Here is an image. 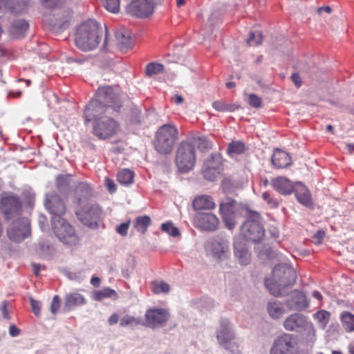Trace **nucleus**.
<instances>
[{
	"instance_id": "nucleus-1",
	"label": "nucleus",
	"mask_w": 354,
	"mask_h": 354,
	"mask_svg": "<svg viewBox=\"0 0 354 354\" xmlns=\"http://www.w3.org/2000/svg\"><path fill=\"white\" fill-rule=\"evenodd\" d=\"M95 97L85 107L86 123L91 121L95 116L118 112L122 105L120 96L113 91V88L111 86L99 87Z\"/></svg>"
},
{
	"instance_id": "nucleus-2",
	"label": "nucleus",
	"mask_w": 354,
	"mask_h": 354,
	"mask_svg": "<svg viewBox=\"0 0 354 354\" xmlns=\"http://www.w3.org/2000/svg\"><path fill=\"white\" fill-rule=\"evenodd\" d=\"M102 35L103 29L96 21L87 20L77 30L76 46L83 51L92 50L99 45Z\"/></svg>"
},
{
	"instance_id": "nucleus-3",
	"label": "nucleus",
	"mask_w": 354,
	"mask_h": 354,
	"mask_svg": "<svg viewBox=\"0 0 354 354\" xmlns=\"http://www.w3.org/2000/svg\"><path fill=\"white\" fill-rule=\"evenodd\" d=\"M178 140V130L173 124H165L156 132L153 146L160 154H169Z\"/></svg>"
},
{
	"instance_id": "nucleus-4",
	"label": "nucleus",
	"mask_w": 354,
	"mask_h": 354,
	"mask_svg": "<svg viewBox=\"0 0 354 354\" xmlns=\"http://www.w3.org/2000/svg\"><path fill=\"white\" fill-rule=\"evenodd\" d=\"M104 113L93 117V133L100 139H109L115 135L119 129L118 123Z\"/></svg>"
},
{
	"instance_id": "nucleus-5",
	"label": "nucleus",
	"mask_w": 354,
	"mask_h": 354,
	"mask_svg": "<svg viewBox=\"0 0 354 354\" xmlns=\"http://www.w3.org/2000/svg\"><path fill=\"white\" fill-rule=\"evenodd\" d=\"M196 162L194 147L189 142L183 141L176 153V164L178 170L185 173L191 170Z\"/></svg>"
},
{
	"instance_id": "nucleus-6",
	"label": "nucleus",
	"mask_w": 354,
	"mask_h": 354,
	"mask_svg": "<svg viewBox=\"0 0 354 354\" xmlns=\"http://www.w3.org/2000/svg\"><path fill=\"white\" fill-rule=\"evenodd\" d=\"M216 338L218 344L225 350L235 352L238 350V345L234 340L236 335L233 325L227 319H221L216 330Z\"/></svg>"
},
{
	"instance_id": "nucleus-7",
	"label": "nucleus",
	"mask_w": 354,
	"mask_h": 354,
	"mask_svg": "<svg viewBox=\"0 0 354 354\" xmlns=\"http://www.w3.org/2000/svg\"><path fill=\"white\" fill-rule=\"evenodd\" d=\"M51 223L55 234L63 244L75 246L79 243L74 229L64 219L52 220Z\"/></svg>"
},
{
	"instance_id": "nucleus-8",
	"label": "nucleus",
	"mask_w": 354,
	"mask_h": 354,
	"mask_svg": "<svg viewBox=\"0 0 354 354\" xmlns=\"http://www.w3.org/2000/svg\"><path fill=\"white\" fill-rule=\"evenodd\" d=\"M237 203L231 198L223 199L219 205V212L225 226L229 230H233L236 226Z\"/></svg>"
},
{
	"instance_id": "nucleus-9",
	"label": "nucleus",
	"mask_w": 354,
	"mask_h": 354,
	"mask_svg": "<svg viewBox=\"0 0 354 354\" xmlns=\"http://www.w3.org/2000/svg\"><path fill=\"white\" fill-rule=\"evenodd\" d=\"M295 342L293 335L283 333L273 342L270 354H296Z\"/></svg>"
},
{
	"instance_id": "nucleus-10",
	"label": "nucleus",
	"mask_w": 354,
	"mask_h": 354,
	"mask_svg": "<svg viewBox=\"0 0 354 354\" xmlns=\"http://www.w3.org/2000/svg\"><path fill=\"white\" fill-rule=\"evenodd\" d=\"M102 214L97 204L88 203L76 212L78 219L85 225L95 227Z\"/></svg>"
},
{
	"instance_id": "nucleus-11",
	"label": "nucleus",
	"mask_w": 354,
	"mask_h": 354,
	"mask_svg": "<svg viewBox=\"0 0 354 354\" xmlns=\"http://www.w3.org/2000/svg\"><path fill=\"white\" fill-rule=\"evenodd\" d=\"M223 171L222 157L219 153H212L205 160L202 167L203 177L209 180H214Z\"/></svg>"
},
{
	"instance_id": "nucleus-12",
	"label": "nucleus",
	"mask_w": 354,
	"mask_h": 354,
	"mask_svg": "<svg viewBox=\"0 0 354 354\" xmlns=\"http://www.w3.org/2000/svg\"><path fill=\"white\" fill-rule=\"evenodd\" d=\"M283 326L287 331L301 333L308 330L313 325L306 315L294 313L284 319Z\"/></svg>"
},
{
	"instance_id": "nucleus-13",
	"label": "nucleus",
	"mask_w": 354,
	"mask_h": 354,
	"mask_svg": "<svg viewBox=\"0 0 354 354\" xmlns=\"http://www.w3.org/2000/svg\"><path fill=\"white\" fill-rule=\"evenodd\" d=\"M205 249L213 258L223 260L229 252V243L225 239L215 237L206 243Z\"/></svg>"
},
{
	"instance_id": "nucleus-14",
	"label": "nucleus",
	"mask_w": 354,
	"mask_h": 354,
	"mask_svg": "<svg viewBox=\"0 0 354 354\" xmlns=\"http://www.w3.org/2000/svg\"><path fill=\"white\" fill-rule=\"evenodd\" d=\"M273 277L279 281L281 288H286L292 286L297 279L295 270L286 265H277L272 271Z\"/></svg>"
},
{
	"instance_id": "nucleus-15",
	"label": "nucleus",
	"mask_w": 354,
	"mask_h": 354,
	"mask_svg": "<svg viewBox=\"0 0 354 354\" xmlns=\"http://www.w3.org/2000/svg\"><path fill=\"white\" fill-rule=\"evenodd\" d=\"M45 205L48 211L53 215L52 220L62 219L66 211L64 201L55 192L46 194Z\"/></svg>"
},
{
	"instance_id": "nucleus-16",
	"label": "nucleus",
	"mask_w": 354,
	"mask_h": 354,
	"mask_svg": "<svg viewBox=\"0 0 354 354\" xmlns=\"http://www.w3.org/2000/svg\"><path fill=\"white\" fill-rule=\"evenodd\" d=\"M7 233L9 239L12 241L21 242L30 234L28 220L24 218L15 221L13 226L8 230Z\"/></svg>"
},
{
	"instance_id": "nucleus-17",
	"label": "nucleus",
	"mask_w": 354,
	"mask_h": 354,
	"mask_svg": "<svg viewBox=\"0 0 354 354\" xmlns=\"http://www.w3.org/2000/svg\"><path fill=\"white\" fill-rule=\"evenodd\" d=\"M195 226L205 231H216L219 226L218 217L212 213H198L194 218Z\"/></svg>"
},
{
	"instance_id": "nucleus-18",
	"label": "nucleus",
	"mask_w": 354,
	"mask_h": 354,
	"mask_svg": "<svg viewBox=\"0 0 354 354\" xmlns=\"http://www.w3.org/2000/svg\"><path fill=\"white\" fill-rule=\"evenodd\" d=\"M158 2L159 0H135L130 4L129 10L138 17H147L153 13L154 6Z\"/></svg>"
},
{
	"instance_id": "nucleus-19",
	"label": "nucleus",
	"mask_w": 354,
	"mask_h": 354,
	"mask_svg": "<svg viewBox=\"0 0 354 354\" xmlns=\"http://www.w3.org/2000/svg\"><path fill=\"white\" fill-rule=\"evenodd\" d=\"M1 208L6 218H10L12 214H17L21 209V203L18 196L7 194L1 198Z\"/></svg>"
},
{
	"instance_id": "nucleus-20",
	"label": "nucleus",
	"mask_w": 354,
	"mask_h": 354,
	"mask_svg": "<svg viewBox=\"0 0 354 354\" xmlns=\"http://www.w3.org/2000/svg\"><path fill=\"white\" fill-rule=\"evenodd\" d=\"M241 232L243 237L253 243L261 242L265 236V230L262 225L243 223Z\"/></svg>"
},
{
	"instance_id": "nucleus-21",
	"label": "nucleus",
	"mask_w": 354,
	"mask_h": 354,
	"mask_svg": "<svg viewBox=\"0 0 354 354\" xmlns=\"http://www.w3.org/2000/svg\"><path fill=\"white\" fill-rule=\"evenodd\" d=\"M168 318V312L162 308L150 309L145 313L146 325L151 328H156L165 324Z\"/></svg>"
},
{
	"instance_id": "nucleus-22",
	"label": "nucleus",
	"mask_w": 354,
	"mask_h": 354,
	"mask_svg": "<svg viewBox=\"0 0 354 354\" xmlns=\"http://www.w3.org/2000/svg\"><path fill=\"white\" fill-rule=\"evenodd\" d=\"M286 304L290 310L302 311L309 307V301L302 292L294 290L286 300Z\"/></svg>"
},
{
	"instance_id": "nucleus-23",
	"label": "nucleus",
	"mask_w": 354,
	"mask_h": 354,
	"mask_svg": "<svg viewBox=\"0 0 354 354\" xmlns=\"http://www.w3.org/2000/svg\"><path fill=\"white\" fill-rule=\"evenodd\" d=\"M234 253L239 263L242 266H246L250 263L251 254L248 251L245 241L240 238L235 239L234 241Z\"/></svg>"
},
{
	"instance_id": "nucleus-24",
	"label": "nucleus",
	"mask_w": 354,
	"mask_h": 354,
	"mask_svg": "<svg viewBox=\"0 0 354 354\" xmlns=\"http://www.w3.org/2000/svg\"><path fill=\"white\" fill-rule=\"evenodd\" d=\"M115 42L118 48L126 52L131 48L133 44V39L131 32L124 27L118 29L115 33Z\"/></svg>"
},
{
	"instance_id": "nucleus-25",
	"label": "nucleus",
	"mask_w": 354,
	"mask_h": 354,
	"mask_svg": "<svg viewBox=\"0 0 354 354\" xmlns=\"http://www.w3.org/2000/svg\"><path fill=\"white\" fill-rule=\"evenodd\" d=\"M272 187L279 194L283 195L290 194L293 192L295 185L286 178L279 176L272 179Z\"/></svg>"
},
{
	"instance_id": "nucleus-26",
	"label": "nucleus",
	"mask_w": 354,
	"mask_h": 354,
	"mask_svg": "<svg viewBox=\"0 0 354 354\" xmlns=\"http://www.w3.org/2000/svg\"><path fill=\"white\" fill-rule=\"evenodd\" d=\"M293 192H295V196L301 204L308 207L313 206L310 194L304 185L301 183H297L295 185Z\"/></svg>"
},
{
	"instance_id": "nucleus-27",
	"label": "nucleus",
	"mask_w": 354,
	"mask_h": 354,
	"mask_svg": "<svg viewBox=\"0 0 354 354\" xmlns=\"http://www.w3.org/2000/svg\"><path fill=\"white\" fill-rule=\"evenodd\" d=\"M28 3V0H8L6 3L0 0V10L4 7L13 14H21L26 10Z\"/></svg>"
},
{
	"instance_id": "nucleus-28",
	"label": "nucleus",
	"mask_w": 354,
	"mask_h": 354,
	"mask_svg": "<svg viewBox=\"0 0 354 354\" xmlns=\"http://www.w3.org/2000/svg\"><path fill=\"white\" fill-rule=\"evenodd\" d=\"M271 162L275 168H286L292 163L290 156L286 152L276 149L271 158Z\"/></svg>"
},
{
	"instance_id": "nucleus-29",
	"label": "nucleus",
	"mask_w": 354,
	"mask_h": 354,
	"mask_svg": "<svg viewBox=\"0 0 354 354\" xmlns=\"http://www.w3.org/2000/svg\"><path fill=\"white\" fill-rule=\"evenodd\" d=\"M267 310L270 317L273 319H279L286 313L283 304L277 299H271L267 304Z\"/></svg>"
},
{
	"instance_id": "nucleus-30",
	"label": "nucleus",
	"mask_w": 354,
	"mask_h": 354,
	"mask_svg": "<svg viewBox=\"0 0 354 354\" xmlns=\"http://www.w3.org/2000/svg\"><path fill=\"white\" fill-rule=\"evenodd\" d=\"M75 198L80 205L91 196V189L86 183H79L75 189Z\"/></svg>"
},
{
	"instance_id": "nucleus-31",
	"label": "nucleus",
	"mask_w": 354,
	"mask_h": 354,
	"mask_svg": "<svg viewBox=\"0 0 354 354\" xmlns=\"http://www.w3.org/2000/svg\"><path fill=\"white\" fill-rule=\"evenodd\" d=\"M193 207L196 210L213 209L216 207L212 198L208 195L196 197L193 201Z\"/></svg>"
},
{
	"instance_id": "nucleus-32",
	"label": "nucleus",
	"mask_w": 354,
	"mask_h": 354,
	"mask_svg": "<svg viewBox=\"0 0 354 354\" xmlns=\"http://www.w3.org/2000/svg\"><path fill=\"white\" fill-rule=\"evenodd\" d=\"M28 24L24 19L15 20L10 28V34L15 37H24L28 30Z\"/></svg>"
},
{
	"instance_id": "nucleus-33",
	"label": "nucleus",
	"mask_w": 354,
	"mask_h": 354,
	"mask_svg": "<svg viewBox=\"0 0 354 354\" xmlns=\"http://www.w3.org/2000/svg\"><path fill=\"white\" fill-rule=\"evenodd\" d=\"M241 213L243 214L246 218V221L243 223H248L252 225H261V215L260 214L254 210H252L248 206L241 207Z\"/></svg>"
},
{
	"instance_id": "nucleus-34",
	"label": "nucleus",
	"mask_w": 354,
	"mask_h": 354,
	"mask_svg": "<svg viewBox=\"0 0 354 354\" xmlns=\"http://www.w3.org/2000/svg\"><path fill=\"white\" fill-rule=\"evenodd\" d=\"M192 146L196 147L201 151H207L212 147V143L205 136L193 137L189 142Z\"/></svg>"
},
{
	"instance_id": "nucleus-35",
	"label": "nucleus",
	"mask_w": 354,
	"mask_h": 354,
	"mask_svg": "<svg viewBox=\"0 0 354 354\" xmlns=\"http://www.w3.org/2000/svg\"><path fill=\"white\" fill-rule=\"evenodd\" d=\"M84 303L85 299L82 295L73 293L66 297L64 308L69 310L73 307L84 304Z\"/></svg>"
},
{
	"instance_id": "nucleus-36",
	"label": "nucleus",
	"mask_w": 354,
	"mask_h": 354,
	"mask_svg": "<svg viewBox=\"0 0 354 354\" xmlns=\"http://www.w3.org/2000/svg\"><path fill=\"white\" fill-rule=\"evenodd\" d=\"M340 318L342 326L346 332L354 331V315L348 311H344L342 313Z\"/></svg>"
},
{
	"instance_id": "nucleus-37",
	"label": "nucleus",
	"mask_w": 354,
	"mask_h": 354,
	"mask_svg": "<svg viewBox=\"0 0 354 354\" xmlns=\"http://www.w3.org/2000/svg\"><path fill=\"white\" fill-rule=\"evenodd\" d=\"M150 287L151 291L156 294L158 295L160 293L167 294L170 290V286L161 280H154L150 283Z\"/></svg>"
},
{
	"instance_id": "nucleus-38",
	"label": "nucleus",
	"mask_w": 354,
	"mask_h": 354,
	"mask_svg": "<svg viewBox=\"0 0 354 354\" xmlns=\"http://www.w3.org/2000/svg\"><path fill=\"white\" fill-rule=\"evenodd\" d=\"M214 109L221 112H233L241 108L237 104H227L223 100H217L213 102Z\"/></svg>"
},
{
	"instance_id": "nucleus-39",
	"label": "nucleus",
	"mask_w": 354,
	"mask_h": 354,
	"mask_svg": "<svg viewBox=\"0 0 354 354\" xmlns=\"http://www.w3.org/2000/svg\"><path fill=\"white\" fill-rule=\"evenodd\" d=\"M313 318L317 321L319 326L325 329L329 322L330 313L325 310H320L313 314Z\"/></svg>"
},
{
	"instance_id": "nucleus-40",
	"label": "nucleus",
	"mask_w": 354,
	"mask_h": 354,
	"mask_svg": "<svg viewBox=\"0 0 354 354\" xmlns=\"http://www.w3.org/2000/svg\"><path fill=\"white\" fill-rule=\"evenodd\" d=\"M265 286L271 295L277 297L281 295V290L284 288L279 286V281L276 280L274 277L273 279H266L265 280Z\"/></svg>"
},
{
	"instance_id": "nucleus-41",
	"label": "nucleus",
	"mask_w": 354,
	"mask_h": 354,
	"mask_svg": "<svg viewBox=\"0 0 354 354\" xmlns=\"http://www.w3.org/2000/svg\"><path fill=\"white\" fill-rule=\"evenodd\" d=\"M134 174L129 169H124L119 171L117 175V180L119 183L128 185L133 183Z\"/></svg>"
},
{
	"instance_id": "nucleus-42",
	"label": "nucleus",
	"mask_w": 354,
	"mask_h": 354,
	"mask_svg": "<svg viewBox=\"0 0 354 354\" xmlns=\"http://www.w3.org/2000/svg\"><path fill=\"white\" fill-rule=\"evenodd\" d=\"M151 223V218L148 216H138L136 218L134 227L135 229L144 234L147 230L148 226Z\"/></svg>"
},
{
	"instance_id": "nucleus-43",
	"label": "nucleus",
	"mask_w": 354,
	"mask_h": 354,
	"mask_svg": "<svg viewBox=\"0 0 354 354\" xmlns=\"http://www.w3.org/2000/svg\"><path fill=\"white\" fill-rule=\"evenodd\" d=\"M71 183V176L60 175L57 177L56 186L57 189L62 193L67 192Z\"/></svg>"
},
{
	"instance_id": "nucleus-44",
	"label": "nucleus",
	"mask_w": 354,
	"mask_h": 354,
	"mask_svg": "<svg viewBox=\"0 0 354 354\" xmlns=\"http://www.w3.org/2000/svg\"><path fill=\"white\" fill-rule=\"evenodd\" d=\"M245 150V145L241 141H233L228 145L227 152L229 154H241Z\"/></svg>"
},
{
	"instance_id": "nucleus-45",
	"label": "nucleus",
	"mask_w": 354,
	"mask_h": 354,
	"mask_svg": "<svg viewBox=\"0 0 354 354\" xmlns=\"http://www.w3.org/2000/svg\"><path fill=\"white\" fill-rule=\"evenodd\" d=\"M117 293L114 290L109 288H104L101 290L96 292L94 295V299L97 301H101L107 297H116Z\"/></svg>"
},
{
	"instance_id": "nucleus-46",
	"label": "nucleus",
	"mask_w": 354,
	"mask_h": 354,
	"mask_svg": "<svg viewBox=\"0 0 354 354\" xmlns=\"http://www.w3.org/2000/svg\"><path fill=\"white\" fill-rule=\"evenodd\" d=\"M164 66L161 64L151 62L146 66V75L147 76H152L153 75L160 74L163 72Z\"/></svg>"
},
{
	"instance_id": "nucleus-47",
	"label": "nucleus",
	"mask_w": 354,
	"mask_h": 354,
	"mask_svg": "<svg viewBox=\"0 0 354 354\" xmlns=\"http://www.w3.org/2000/svg\"><path fill=\"white\" fill-rule=\"evenodd\" d=\"M262 34L259 31H251L247 39L249 46H257L261 44Z\"/></svg>"
},
{
	"instance_id": "nucleus-48",
	"label": "nucleus",
	"mask_w": 354,
	"mask_h": 354,
	"mask_svg": "<svg viewBox=\"0 0 354 354\" xmlns=\"http://www.w3.org/2000/svg\"><path fill=\"white\" fill-rule=\"evenodd\" d=\"M104 7L109 12L117 13L120 10V0H102Z\"/></svg>"
},
{
	"instance_id": "nucleus-49",
	"label": "nucleus",
	"mask_w": 354,
	"mask_h": 354,
	"mask_svg": "<svg viewBox=\"0 0 354 354\" xmlns=\"http://www.w3.org/2000/svg\"><path fill=\"white\" fill-rule=\"evenodd\" d=\"M161 230L173 237L180 235L178 229L171 222H167L161 225Z\"/></svg>"
},
{
	"instance_id": "nucleus-50",
	"label": "nucleus",
	"mask_w": 354,
	"mask_h": 354,
	"mask_svg": "<svg viewBox=\"0 0 354 354\" xmlns=\"http://www.w3.org/2000/svg\"><path fill=\"white\" fill-rule=\"evenodd\" d=\"M139 324L140 322L138 319L129 315L123 316L120 322V325L122 327L132 325H138Z\"/></svg>"
},
{
	"instance_id": "nucleus-51",
	"label": "nucleus",
	"mask_w": 354,
	"mask_h": 354,
	"mask_svg": "<svg viewBox=\"0 0 354 354\" xmlns=\"http://www.w3.org/2000/svg\"><path fill=\"white\" fill-rule=\"evenodd\" d=\"M248 103L250 106L255 109H259L262 106L261 98L254 93L248 95Z\"/></svg>"
},
{
	"instance_id": "nucleus-52",
	"label": "nucleus",
	"mask_w": 354,
	"mask_h": 354,
	"mask_svg": "<svg viewBox=\"0 0 354 354\" xmlns=\"http://www.w3.org/2000/svg\"><path fill=\"white\" fill-rule=\"evenodd\" d=\"M263 199L267 203L268 205L271 208H276L279 205V201L273 198L270 192H265L262 194Z\"/></svg>"
},
{
	"instance_id": "nucleus-53",
	"label": "nucleus",
	"mask_w": 354,
	"mask_h": 354,
	"mask_svg": "<svg viewBox=\"0 0 354 354\" xmlns=\"http://www.w3.org/2000/svg\"><path fill=\"white\" fill-rule=\"evenodd\" d=\"M30 306H31L32 312L37 317H39L41 314L40 313L41 308V302L39 301L35 300L32 298H30Z\"/></svg>"
},
{
	"instance_id": "nucleus-54",
	"label": "nucleus",
	"mask_w": 354,
	"mask_h": 354,
	"mask_svg": "<svg viewBox=\"0 0 354 354\" xmlns=\"http://www.w3.org/2000/svg\"><path fill=\"white\" fill-rule=\"evenodd\" d=\"M130 221H127L125 223H122L120 225H119L118 227H116L115 230L116 232L121 236H125L127 234L128 230L129 227Z\"/></svg>"
},
{
	"instance_id": "nucleus-55",
	"label": "nucleus",
	"mask_w": 354,
	"mask_h": 354,
	"mask_svg": "<svg viewBox=\"0 0 354 354\" xmlns=\"http://www.w3.org/2000/svg\"><path fill=\"white\" fill-rule=\"evenodd\" d=\"M325 235V231L323 230H319L313 236L312 241L315 244L318 245L322 243Z\"/></svg>"
},
{
	"instance_id": "nucleus-56",
	"label": "nucleus",
	"mask_w": 354,
	"mask_h": 354,
	"mask_svg": "<svg viewBox=\"0 0 354 354\" xmlns=\"http://www.w3.org/2000/svg\"><path fill=\"white\" fill-rule=\"evenodd\" d=\"M60 307V298L57 295L53 297L50 305V311L53 314H55Z\"/></svg>"
},
{
	"instance_id": "nucleus-57",
	"label": "nucleus",
	"mask_w": 354,
	"mask_h": 354,
	"mask_svg": "<svg viewBox=\"0 0 354 354\" xmlns=\"http://www.w3.org/2000/svg\"><path fill=\"white\" fill-rule=\"evenodd\" d=\"M8 301H3L0 306V310L1 311L2 316L3 318L6 319H10V316L9 315V311L8 310Z\"/></svg>"
},
{
	"instance_id": "nucleus-58",
	"label": "nucleus",
	"mask_w": 354,
	"mask_h": 354,
	"mask_svg": "<svg viewBox=\"0 0 354 354\" xmlns=\"http://www.w3.org/2000/svg\"><path fill=\"white\" fill-rule=\"evenodd\" d=\"M60 0H41V4L48 8H52L55 7Z\"/></svg>"
},
{
	"instance_id": "nucleus-59",
	"label": "nucleus",
	"mask_w": 354,
	"mask_h": 354,
	"mask_svg": "<svg viewBox=\"0 0 354 354\" xmlns=\"http://www.w3.org/2000/svg\"><path fill=\"white\" fill-rule=\"evenodd\" d=\"M105 185L110 193H113L116 191V185L113 180L106 178Z\"/></svg>"
},
{
	"instance_id": "nucleus-60",
	"label": "nucleus",
	"mask_w": 354,
	"mask_h": 354,
	"mask_svg": "<svg viewBox=\"0 0 354 354\" xmlns=\"http://www.w3.org/2000/svg\"><path fill=\"white\" fill-rule=\"evenodd\" d=\"M140 111L138 109H134L132 110V119L131 121L133 123H139L140 122Z\"/></svg>"
},
{
	"instance_id": "nucleus-61",
	"label": "nucleus",
	"mask_w": 354,
	"mask_h": 354,
	"mask_svg": "<svg viewBox=\"0 0 354 354\" xmlns=\"http://www.w3.org/2000/svg\"><path fill=\"white\" fill-rule=\"evenodd\" d=\"M291 80L294 82L297 87H299L301 85V77L297 73H295L291 75Z\"/></svg>"
},
{
	"instance_id": "nucleus-62",
	"label": "nucleus",
	"mask_w": 354,
	"mask_h": 354,
	"mask_svg": "<svg viewBox=\"0 0 354 354\" xmlns=\"http://www.w3.org/2000/svg\"><path fill=\"white\" fill-rule=\"evenodd\" d=\"M20 333V330L14 324L10 325L9 328V334L12 337H16Z\"/></svg>"
},
{
	"instance_id": "nucleus-63",
	"label": "nucleus",
	"mask_w": 354,
	"mask_h": 354,
	"mask_svg": "<svg viewBox=\"0 0 354 354\" xmlns=\"http://www.w3.org/2000/svg\"><path fill=\"white\" fill-rule=\"evenodd\" d=\"M118 315L117 314H113L109 318V324L110 325L115 324L118 323Z\"/></svg>"
},
{
	"instance_id": "nucleus-64",
	"label": "nucleus",
	"mask_w": 354,
	"mask_h": 354,
	"mask_svg": "<svg viewBox=\"0 0 354 354\" xmlns=\"http://www.w3.org/2000/svg\"><path fill=\"white\" fill-rule=\"evenodd\" d=\"M172 101L176 104H180L184 102V98L181 95H176L172 98Z\"/></svg>"
}]
</instances>
